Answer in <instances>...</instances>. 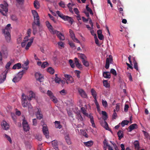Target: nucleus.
Here are the masks:
<instances>
[{
    "mask_svg": "<svg viewBox=\"0 0 150 150\" xmlns=\"http://www.w3.org/2000/svg\"><path fill=\"white\" fill-rule=\"evenodd\" d=\"M22 105L23 107H28L29 113H32L33 112V107L30 102H28L27 97L24 93H23L22 95Z\"/></svg>",
    "mask_w": 150,
    "mask_h": 150,
    "instance_id": "1",
    "label": "nucleus"
},
{
    "mask_svg": "<svg viewBox=\"0 0 150 150\" xmlns=\"http://www.w3.org/2000/svg\"><path fill=\"white\" fill-rule=\"evenodd\" d=\"M11 26V24H8L3 30L6 40L8 42H10L11 41V35L10 33L11 30L12 28Z\"/></svg>",
    "mask_w": 150,
    "mask_h": 150,
    "instance_id": "2",
    "label": "nucleus"
},
{
    "mask_svg": "<svg viewBox=\"0 0 150 150\" xmlns=\"http://www.w3.org/2000/svg\"><path fill=\"white\" fill-rule=\"evenodd\" d=\"M56 13L58 16L64 20L68 21V22L71 24H72L73 20L71 17L68 16L64 15L61 12L58 11H56Z\"/></svg>",
    "mask_w": 150,
    "mask_h": 150,
    "instance_id": "3",
    "label": "nucleus"
},
{
    "mask_svg": "<svg viewBox=\"0 0 150 150\" xmlns=\"http://www.w3.org/2000/svg\"><path fill=\"white\" fill-rule=\"evenodd\" d=\"M8 4L5 1H4V4H0V7L2 8L1 9H0V12L4 16H6V13L8 12Z\"/></svg>",
    "mask_w": 150,
    "mask_h": 150,
    "instance_id": "4",
    "label": "nucleus"
},
{
    "mask_svg": "<svg viewBox=\"0 0 150 150\" xmlns=\"http://www.w3.org/2000/svg\"><path fill=\"white\" fill-rule=\"evenodd\" d=\"M24 71L22 70L21 71L19 72L17 75L12 80L13 82L16 83L18 82L22 78Z\"/></svg>",
    "mask_w": 150,
    "mask_h": 150,
    "instance_id": "5",
    "label": "nucleus"
},
{
    "mask_svg": "<svg viewBox=\"0 0 150 150\" xmlns=\"http://www.w3.org/2000/svg\"><path fill=\"white\" fill-rule=\"evenodd\" d=\"M32 13L34 17L33 22H36L39 24L40 22V17L37 12L35 10H32Z\"/></svg>",
    "mask_w": 150,
    "mask_h": 150,
    "instance_id": "6",
    "label": "nucleus"
},
{
    "mask_svg": "<svg viewBox=\"0 0 150 150\" xmlns=\"http://www.w3.org/2000/svg\"><path fill=\"white\" fill-rule=\"evenodd\" d=\"M113 61L112 57V55H109V57L106 59L105 68L108 69L109 67L110 64L112 63Z\"/></svg>",
    "mask_w": 150,
    "mask_h": 150,
    "instance_id": "7",
    "label": "nucleus"
},
{
    "mask_svg": "<svg viewBox=\"0 0 150 150\" xmlns=\"http://www.w3.org/2000/svg\"><path fill=\"white\" fill-rule=\"evenodd\" d=\"M46 23L47 26L52 34H55V33L58 32L57 30H55L53 28L52 26L48 21H47L46 22Z\"/></svg>",
    "mask_w": 150,
    "mask_h": 150,
    "instance_id": "8",
    "label": "nucleus"
},
{
    "mask_svg": "<svg viewBox=\"0 0 150 150\" xmlns=\"http://www.w3.org/2000/svg\"><path fill=\"white\" fill-rule=\"evenodd\" d=\"M22 125L24 131L27 132L30 129L29 125L27 121L25 120V118L23 120Z\"/></svg>",
    "mask_w": 150,
    "mask_h": 150,
    "instance_id": "9",
    "label": "nucleus"
},
{
    "mask_svg": "<svg viewBox=\"0 0 150 150\" xmlns=\"http://www.w3.org/2000/svg\"><path fill=\"white\" fill-rule=\"evenodd\" d=\"M40 25V22H39V24H37L36 22H33L32 23V27L33 29V33L35 35L37 32V27H39Z\"/></svg>",
    "mask_w": 150,
    "mask_h": 150,
    "instance_id": "10",
    "label": "nucleus"
},
{
    "mask_svg": "<svg viewBox=\"0 0 150 150\" xmlns=\"http://www.w3.org/2000/svg\"><path fill=\"white\" fill-rule=\"evenodd\" d=\"M42 131L43 133L45 135L46 137L48 139L49 138V131L48 128L45 124L43 125Z\"/></svg>",
    "mask_w": 150,
    "mask_h": 150,
    "instance_id": "11",
    "label": "nucleus"
},
{
    "mask_svg": "<svg viewBox=\"0 0 150 150\" xmlns=\"http://www.w3.org/2000/svg\"><path fill=\"white\" fill-rule=\"evenodd\" d=\"M35 77L38 81H39L40 82H43L44 80L43 76L40 74L39 73H36L35 74Z\"/></svg>",
    "mask_w": 150,
    "mask_h": 150,
    "instance_id": "12",
    "label": "nucleus"
},
{
    "mask_svg": "<svg viewBox=\"0 0 150 150\" xmlns=\"http://www.w3.org/2000/svg\"><path fill=\"white\" fill-rule=\"evenodd\" d=\"M27 97L28 100H31L35 98V94L32 91H30L28 92Z\"/></svg>",
    "mask_w": 150,
    "mask_h": 150,
    "instance_id": "13",
    "label": "nucleus"
},
{
    "mask_svg": "<svg viewBox=\"0 0 150 150\" xmlns=\"http://www.w3.org/2000/svg\"><path fill=\"white\" fill-rule=\"evenodd\" d=\"M7 71L3 72L0 76V84L3 83L5 80L6 76Z\"/></svg>",
    "mask_w": 150,
    "mask_h": 150,
    "instance_id": "14",
    "label": "nucleus"
},
{
    "mask_svg": "<svg viewBox=\"0 0 150 150\" xmlns=\"http://www.w3.org/2000/svg\"><path fill=\"white\" fill-rule=\"evenodd\" d=\"M1 125L3 129L7 130L9 128V124L5 121H3L1 123Z\"/></svg>",
    "mask_w": 150,
    "mask_h": 150,
    "instance_id": "15",
    "label": "nucleus"
},
{
    "mask_svg": "<svg viewBox=\"0 0 150 150\" xmlns=\"http://www.w3.org/2000/svg\"><path fill=\"white\" fill-rule=\"evenodd\" d=\"M37 109L38 110L36 113V116L37 119L40 120L42 118L43 115L42 113L41 110L38 108Z\"/></svg>",
    "mask_w": 150,
    "mask_h": 150,
    "instance_id": "16",
    "label": "nucleus"
},
{
    "mask_svg": "<svg viewBox=\"0 0 150 150\" xmlns=\"http://www.w3.org/2000/svg\"><path fill=\"white\" fill-rule=\"evenodd\" d=\"M78 91L79 94L82 97L85 98H86L87 97V95L85 91L83 89L81 88L79 89Z\"/></svg>",
    "mask_w": 150,
    "mask_h": 150,
    "instance_id": "17",
    "label": "nucleus"
},
{
    "mask_svg": "<svg viewBox=\"0 0 150 150\" xmlns=\"http://www.w3.org/2000/svg\"><path fill=\"white\" fill-rule=\"evenodd\" d=\"M74 62L76 66L78 68H82V65L79 62V59L76 57L74 58Z\"/></svg>",
    "mask_w": 150,
    "mask_h": 150,
    "instance_id": "18",
    "label": "nucleus"
},
{
    "mask_svg": "<svg viewBox=\"0 0 150 150\" xmlns=\"http://www.w3.org/2000/svg\"><path fill=\"white\" fill-rule=\"evenodd\" d=\"M57 32L55 33L58 38L61 40H65V37L64 35L59 31H57Z\"/></svg>",
    "mask_w": 150,
    "mask_h": 150,
    "instance_id": "19",
    "label": "nucleus"
},
{
    "mask_svg": "<svg viewBox=\"0 0 150 150\" xmlns=\"http://www.w3.org/2000/svg\"><path fill=\"white\" fill-rule=\"evenodd\" d=\"M33 40V37L31 38L30 39H28V42L25 47V50H28L29 49V48L31 45Z\"/></svg>",
    "mask_w": 150,
    "mask_h": 150,
    "instance_id": "20",
    "label": "nucleus"
},
{
    "mask_svg": "<svg viewBox=\"0 0 150 150\" xmlns=\"http://www.w3.org/2000/svg\"><path fill=\"white\" fill-rule=\"evenodd\" d=\"M78 56L81 59L82 62H83L87 59V57L84 54L82 53H78Z\"/></svg>",
    "mask_w": 150,
    "mask_h": 150,
    "instance_id": "21",
    "label": "nucleus"
},
{
    "mask_svg": "<svg viewBox=\"0 0 150 150\" xmlns=\"http://www.w3.org/2000/svg\"><path fill=\"white\" fill-rule=\"evenodd\" d=\"M103 144L104 146H108V150H113L112 148L110 145L108 144V143L107 140L106 139H105L103 142Z\"/></svg>",
    "mask_w": 150,
    "mask_h": 150,
    "instance_id": "22",
    "label": "nucleus"
},
{
    "mask_svg": "<svg viewBox=\"0 0 150 150\" xmlns=\"http://www.w3.org/2000/svg\"><path fill=\"white\" fill-rule=\"evenodd\" d=\"M137 128V125L136 124H134L131 125L129 127V132H130L133 130Z\"/></svg>",
    "mask_w": 150,
    "mask_h": 150,
    "instance_id": "23",
    "label": "nucleus"
},
{
    "mask_svg": "<svg viewBox=\"0 0 150 150\" xmlns=\"http://www.w3.org/2000/svg\"><path fill=\"white\" fill-rule=\"evenodd\" d=\"M134 145L135 150H139V143L138 141H135L134 143Z\"/></svg>",
    "mask_w": 150,
    "mask_h": 150,
    "instance_id": "24",
    "label": "nucleus"
},
{
    "mask_svg": "<svg viewBox=\"0 0 150 150\" xmlns=\"http://www.w3.org/2000/svg\"><path fill=\"white\" fill-rule=\"evenodd\" d=\"M52 144L55 150H59L58 147L57 142V141L54 140L52 142Z\"/></svg>",
    "mask_w": 150,
    "mask_h": 150,
    "instance_id": "25",
    "label": "nucleus"
},
{
    "mask_svg": "<svg viewBox=\"0 0 150 150\" xmlns=\"http://www.w3.org/2000/svg\"><path fill=\"white\" fill-rule=\"evenodd\" d=\"M28 41V37H25L24 38L23 42L21 43V45L22 47H25L26 44L27 42Z\"/></svg>",
    "mask_w": 150,
    "mask_h": 150,
    "instance_id": "26",
    "label": "nucleus"
},
{
    "mask_svg": "<svg viewBox=\"0 0 150 150\" xmlns=\"http://www.w3.org/2000/svg\"><path fill=\"white\" fill-rule=\"evenodd\" d=\"M21 67V64L20 63H18L14 64L13 67L12 69H19Z\"/></svg>",
    "mask_w": 150,
    "mask_h": 150,
    "instance_id": "27",
    "label": "nucleus"
},
{
    "mask_svg": "<svg viewBox=\"0 0 150 150\" xmlns=\"http://www.w3.org/2000/svg\"><path fill=\"white\" fill-rule=\"evenodd\" d=\"M101 125L106 130H109V128L108 124L107 122L105 121V120H104V121L101 123Z\"/></svg>",
    "mask_w": 150,
    "mask_h": 150,
    "instance_id": "28",
    "label": "nucleus"
},
{
    "mask_svg": "<svg viewBox=\"0 0 150 150\" xmlns=\"http://www.w3.org/2000/svg\"><path fill=\"white\" fill-rule=\"evenodd\" d=\"M91 93L93 98L95 99V101L97 100L96 96L97 94L96 92L93 89H92L91 90Z\"/></svg>",
    "mask_w": 150,
    "mask_h": 150,
    "instance_id": "29",
    "label": "nucleus"
},
{
    "mask_svg": "<svg viewBox=\"0 0 150 150\" xmlns=\"http://www.w3.org/2000/svg\"><path fill=\"white\" fill-rule=\"evenodd\" d=\"M66 141L68 144H71V142L70 137H69V135L67 134L65 137Z\"/></svg>",
    "mask_w": 150,
    "mask_h": 150,
    "instance_id": "30",
    "label": "nucleus"
},
{
    "mask_svg": "<svg viewBox=\"0 0 150 150\" xmlns=\"http://www.w3.org/2000/svg\"><path fill=\"white\" fill-rule=\"evenodd\" d=\"M103 76L106 78H110V73L109 72H105L103 73Z\"/></svg>",
    "mask_w": 150,
    "mask_h": 150,
    "instance_id": "31",
    "label": "nucleus"
},
{
    "mask_svg": "<svg viewBox=\"0 0 150 150\" xmlns=\"http://www.w3.org/2000/svg\"><path fill=\"white\" fill-rule=\"evenodd\" d=\"M64 76L66 78L65 80L69 81L71 82H72V77L70 75L68 74H64Z\"/></svg>",
    "mask_w": 150,
    "mask_h": 150,
    "instance_id": "32",
    "label": "nucleus"
},
{
    "mask_svg": "<svg viewBox=\"0 0 150 150\" xmlns=\"http://www.w3.org/2000/svg\"><path fill=\"white\" fill-rule=\"evenodd\" d=\"M101 113L103 115V118L104 120H106L108 118V116L107 113L104 111H102Z\"/></svg>",
    "mask_w": 150,
    "mask_h": 150,
    "instance_id": "33",
    "label": "nucleus"
},
{
    "mask_svg": "<svg viewBox=\"0 0 150 150\" xmlns=\"http://www.w3.org/2000/svg\"><path fill=\"white\" fill-rule=\"evenodd\" d=\"M117 135L119 137V139L120 140L123 137V132L121 130H120L118 132Z\"/></svg>",
    "mask_w": 150,
    "mask_h": 150,
    "instance_id": "34",
    "label": "nucleus"
},
{
    "mask_svg": "<svg viewBox=\"0 0 150 150\" xmlns=\"http://www.w3.org/2000/svg\"><path fill=\"white\" fill-rule=\"evenodd\" d=\"M60 122L59 121H56L55 122V125L56 128L60 129L62 127V126L60 124Z\"/></svg>",
    "mask_w": 150,
    "mask_h": 150,
    "instance_id": "35",
    "label": "nucleus"
},
{
    "mask_svg": "<svg viewBox=\"0 0 150 150\" xmlns=\"http://www.w3.org/2000/svg\"><path fill=\"white\" fill-rule=\"evenodd\" d=\"M34 7L36 8L37 9L39 8L40 7L39 3L38 1L37 0H35L34 1Z\"/></svg>",
    "mask_w": 150,
    "mask_h": 150,
    "instance_id": "36",
    "label": "nucleus"
},
{
    "mask_svg": "<svg viewBox=\"0 0 150 150\" xmlns=\"http://www.w3.org/2000/svg\"><path fill=\"white\" fill-rule=\"evenodd\" d=\"M129 121H128L127 120H124L122 121L121 123V125L122 127H123L125 125H127L129 123Z\"/></svg>",
    "mask_w": 150,
    "mask_h": 150,
    "instance_id": "37",
    "label": "nucleus"
},
{
    "mask_svg": "<svg viewBox=\"0 0 150 150\" xmlns=\"http://www.w3.org/2000/svg\"><path fill=\"white\" fill-rule=\"evenodd\" d=\"M47 71L51 74H53L54 72V69L51 67H49L47 69Z\"/></svg>",
    "mask_w": 150,
    "mask_h": 150,
    "instance_id": "38",
    "label": "nucleus"
},
{
    "mask_svg": "<svg viewBox=\"0 0 150 150\" xmlns=\"http://www.w3.org/2000/svg\"><path fill=\"white\" fill-rule=\"evenodd\" d=\"M93 142L91 141H88L84 143V144L86 146H89L92 145Z\"/></svg>",
    "mask_w": 150,
    "mask_h": 150,
    "instance_id": "39",
    "label": "nucleus"
},
{
    "mask_svg": "<svg viewBox=\"0 0 150 150\" xmlns=\"http://www.w3.org/2000/svg\"><path fill=\"white\" fill-rule=\"evenodd\" d=\"M49 65L48 63L47 62H44L41 64V68H45L46 67L48 66Z\"/></svg>",
    "mask_w": 150,
    "mask_h": 150,
    "instance_id": "40",
    "label": "nucleus"
},
{
    "mask_svg": "<svg viewBox=\"0 0 150 150\" xmlns=\"http://www.w3.org/2000/svg\"><path fill=\"white\" fill-rule=\"evenodd\" d=\"M69 32L70 34V36L71 38L72 39L73 38L75 37V34L74 32L71 29L69 30Z\"/></svg>",
    "mask_w": 150,
    "mask_h": 150,
    "instance_id": "41",
    "label": "nucleus"
},
{
    "mask_svg": "<svg viewBox=\"0 0 150 150\" xmlns=\"http://www.w3.org/2000/svg\"><path fill=\"white\" fill-rule=\"evenodd\" d=\"M103 85L106 88H109L110 87V85L108 83L107 81L106 80H104L103 81Z\"/></svg>",
    "mask_w": 150,
    "mask_h": 150,
    "instance_id": "42",
    "label": "nucleus"
},
{
    "mask_svg": "<svg viewBox=\"0 0 150 150\" xmlns=\"http://www.w3.org/2000/svg\"><path fill=\"white\" fill-rule=\"evenodd\" d=\"M69 62L72 68H73L75 67L74 63L73 62V60L72 59H69Z\"/></svg>",
    "mask_w": 150,
    "mask_h": 150,
    "instance_id": "43",
    "label": "nucleus"
},
{
    "mask_svg": "<svg viewBox=\"0 0 150 150\" xmlns=\"http://www.w3.org/2000/svg\"><path fill=\"white\" fill-rule=\"evenodd\" d=\"M13 61L11 60V61L8 62L6 64L5 66V68L6 69H8L9 68L10 66L12 64Z\"/></svg>",
    "mask_w": 150,
    "mask_h": 150,
    "instance_id": "44",
    "label": "nucleus"
},
{
    "mask_svg": "<svg viewBox=\"0 0 150 150\" xmlns=\"http://www.w3.org/2000/svg\"><path fill=\"white\" fill-rule=\"evenodd\" d=\"M59 6L63 8H64L65 7L64 2L62 1H61L58 4Z\"/></svg>",
    "mask_w": 150,
    "mask_h": 150,
    "instance_id": "45",
    "label": "nucleus"
},
{
    "mask_svg": "<svg viewBox=\"0 0 150 150\" xmlns=\"http://www.w3.org/2000/svg\"><path fill=\"white\" fill-rule=\"evenodd\" d=\"M2 52L3 57L5 58H6L8 55V51H6Z\"/></svg>",
    "mask_w": 150,
    "mask_h": 150,
    "instance_id": "46",
    "label": "nucleus"
},
{
    "mask_svg": "<svg viewBox=\"0 0 150 150\" xmlns=\"http://www.w3.org/2000/svg\"><path fill=\"white\" fill-rule=\"evenodd\" d=\"M51 100L54 103H57V102L58 100L54 96L50 98Z\"/></svg>",
    "mask_w": 150,
    "mask_h": 150,
    "instance_id": "47",
    "label": "nucleus"
},
{
    "mask_svg": "<svg viewBox=\"0 0 150 150\" xmlns=\"http://www.w3.org/2000/svg\"><path fill=\"white\" fill-rule=\"evenodd\" d=\"M83 65L86 67H88L89 66V62L87 61V59L82 62Z\"/></svg>",
    "mask_w": 150,
    "mask_h": 150,
    "instance_id": "48",
    "label": "nucleus"
},
{
    "mask_svg": "<svg viewBox=\"0 0 150 150\" xmlns=\"http://www.w3.org/2000/svg\"><path fill=\"white\" fill-rule=\"evenodd\" d=\"M86 10H87V11H88L90 13V14H92V15L93 14L92 10L89 7H88V5H87L86 6Z\"/></svg>",
    "mask_w": 150,
    "mask_h": 150,
    "instance_id": "49",
    "label": "nucleus"
},
{
    "mask_svg": "<svg viewBox=\"0 0 150 150\" xmlns=\"http://www.w3.org/2000/svg\"><path fill=\"white\" fill-rule=\"evenodd\" d=\"M8 51L7 46L4 45H3L1 47V51L2 52Z\"/></svg>",
    "mask_w": 150,
    "mask_h": 150,
    "instance_id": "50",
    "label": "nucleus"
},
{
    "mask_svg": "<svg viewBox=\"0 0 150 150\" xmlns=\"http://www.w3.org/2000/svg\"><path fill=\"white\" fill-rule=\"evenodd\" d=\"M47 94L50 97V98H51L54 96L52 92L50 90H48L47 91Z\"/></svg>",
    "mask_w": 150,
    "mask_h": 150,
    "instance_id": "51",
    "label": "nucleus"
},
{
    "mask_svg": "<svg viewBox=\"0 0 150 150\" xmlns=\"http://www.w3.org/2000/svg\"><path fill=\"white\" fill-rule=\"evenodd\" d=\"M72 6V5H71V4L70 3H69L67 4V6L69 8V11L71 12L72 13L73 12V11L72 10V7H71Z\"/></svg>",
    "mask_w": 150,
    "mask_h": 150,
    "instance_id": "52",
    "label": "nucleus"
},
{
    "mask_svg": "<svg viewBox=\"0 0 150 150\" xmlns=\"http://www.w3.org/2000/svg\"><path fill=\"white\" fill-rule=\"evenodd\" d=\"M142 132L143 133L144 136H145V137L146 138H149V135L148 132H146L144 130H142Z\"/></svg>",
    "mask_w": 150,
    "mask_h": 150,
    "instance_id": "53",
    "label": "nucleus"
},
{
    "mask_svg": "<svg viewBox=\"0 0 150 150\" xmlns=\"http://www.w3.org/2000/svg\"><path fill=\"white\" fill-rule=\"evenodd\" d=\"M110 72L112 74L116 76L117 75V72L115 69H112L110 70Z\"/></svg>",
    "mask_w": 150,
    "mask_h": 150,
    "instance_id": "54",
    "label": "nucleus"
},
{
    "mask_svg": "<svg viewBox=\"0 0 150 150\" xmlns=\"http://www.w3.org/2000/svg\"><path fill=\"white\" fill-rule=\"evenodd\" d=\"M95 102L96 107L97 110L98 111V112L100 111V106L98 102L97 101V100L95 101Z\"/></svg>",
    "mask_w": 150,
    "mask_h": 150,
    "instance_id": "55",
    "label": "nucleus"
},
{
    "mask_svg": "<svg viewBox=\"0 0 150 150\" xmlns=\"http://www.w3.org/2000/svg\"><path fill=\"white\" fill-rule=\"evenodd\" d=\"M102 104L103 106L105 107H107L108 106L107 102L105 100H102Z\"/></svg>",
    "mask_w": 150,
    "mask_h": 150,
    "instance_id": "56",
    "label": "nucleus"
},
{
    "mask_svg": "<svg viewBox=\"0 0 150 150\" xmlns=\"http://www.w3.org/2000/svg\"><path fill=\"white\" fill-rule=\"evenodd\" d=\"M5 137L9 141L10 143H12V141L10 137L9 136L6 134H5Z\"/></svg>",
    "mask_w": 150,
    "mask_h": 150,
    "instance_id": "57",
    "label": "nucleus"
},
{
    "mask_svg": "<svg viewBox=\"0 0 150 150\" xmlns=\"http://www.w3.org/2000/svg\"><path fill=\"white\" fill-rule=\"evenodd\" d=\"M75 73L76 75V76L78 78H79L80 77V74L81 73V72L79 70H75Z\"/></svg>",
    "mask_w": 150,
    "mask_h": 150,
    "instance_id": "58",
    "label": "nucleus"
},
{
    "mask_svg": "<svg viewBox=\"0 0 150 150\" xmlns=\"http://www.w3.org/2000/svg\"><path fill=\"white\" fill-rule=\"evenodd\" d=\"M48 15L54 23H56V21L55 20L54 18L50 14H48Z\"/></svg>",
    "mask_w": 150,
    "mask_h": 150,
    "instance_id": "59",
    "label": "nucleus"
},
{
    "mask_svg": "<svg viewBox=\"0 0 150 150\" xmlns=\"http://www.w3.org/2000/svg\"><path fill=\"white\" fill-rule=\"evenodd\" d=\"M117 116V113L116 112L115 110L114 109V113L112 115V119H115Z\"/></svg>",
    "mask_w": 150,
    "mask_h": 150,
    "instance_id": "60",
    "label": "nucleus"
},
{
    "mask_svg": "<svg viewBox=\"0 0 150 150\" xmlns=\"http://www.w3.org/2000/svg\"><path fill=\"white\" fill-rule=\"evenodd\" d=\"M54 81L56 83H60V81H61V79L60 78H55Z\"/></svg>",
    "mask_w": 150,
    "mask_h": 150,
    "instance_id": "61",
    "label": "nucleus"
},
{
    "mask_svg": "<svg viewBox=\"0 0 150 150\" xmlns=\"http://www.w3.org/2000/svg\"><path fill=\"white\" fill-rule=\"evenodd\" d=\"M134 68H135L138 71V68L137 65V62H135L134 63Z\"/></svg>",
    "mask_w": 150,
    "mask_h": 150,
    "instance_id": "62",
    "label": "nucleus"
},
{
    "mask_svg": "<svg viewBox=\"0 0 150 150\" xmlns=\"http://www.w3.org/2000/svg\"><path fill=\"white\" fill-rule=\"evenodd\" d=\"M129 108V105L128 104H125L124 107V111L125 112L127 111Z\"/></svg>",
    "mask_w": 150,
    "mask_h": 150,
    "instance_id": "63",
    "label": "nucleus"
},
{
    "mask_svg": "<svg viewBox=\"0 0 150 150\" xmlns=\"http://www.w3.org/2000/svg\"><path fill=\"white\" fill-rule=\"evenodd\" d=\"M81 110L83 113V114L86 115V114L87 113L86 112V110H85V108H84L83 107H82L81 108Z\"/></svg>",
    "mask_w": 150,
    "mask_h": 150,
    "instance_id": "64",
    "label": "nucleus"
}]
</instances>
